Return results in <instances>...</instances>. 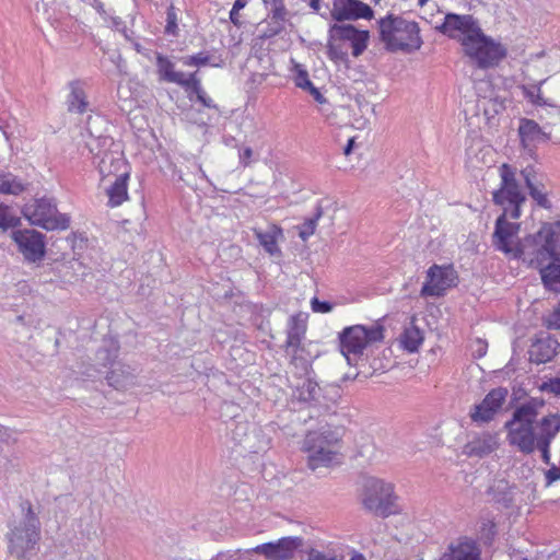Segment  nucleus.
<instances>
[{"label": "nucleus", "mask_w": 560, "mask_h": 560, "mask_svg": "<svg viewBox=\"0 0 560 560\" xmlns=\"http://www.w3.org/2000/svg\"><path fill=\"white\" fill-rule=\"evenodd\" d=\"M510 220H513L511 210H505L495 221L492 244L497 250L514 259L539 264L560 252V221L542 223L535 234L521 241V224Z\"/></svg>", "instance_id": "nucleus-1"}, {"label": "nucleus", "mask_w": 560, "mask_h": 560, "mask_svg": "<svg viewBox=\"0 0 560 560\" xmlns=\"http://www.w3.org/2000/svg\"><path fill=\"white\" fill-rule=\"evenodd\" d=\"M347 429L339 424H324L306 433L303 450L307 453V467L334 468L343 463Z\"/></svg>", "instance_id": "nucleus-2"}, {"label": "nucleus", "mask_w": 560, "mask_h": 560, "mask_svg": "<svg viewBox=\"0 0 560 560\" xmlns=\"http://www.w3.org/2000/svg\"><path fill=\"white\" fill-rule=\"evenodd\" d=\"M380 39L392 52H412L422 46L420 27L416 21L400 15L387 14L377 22Z\"/></svg>", "instance_id": "nucleus-3"}, {"label": "nucleus", "mask_w": 560, "mask_h": 560, "mask_svg": "<svg viewBox=\"0 0 560 560\" xmlns=\"http://www.w3.org/2000/svg\"><path fill=\"white\" fill-rule=\"evenodd\" d=\"M463 52L478 69L487 70L498 67L506 58L508 48L479 27L464 43Z\"/></svg>", "instance_id": "nucleus-4"}, {"label": "nucleus", "mask_w": 560, "mask_h": 560, "mask_svg": "<svg viewBox=\"0 0 560 560\" xmlns=\"http://www.w3.org/2000/svg\"><path fill=\"white\" fill-rule=\"evenodd\" d=\"M22 509L26 512L23 521L13 522L7 534L9 552L19 559L34 550L40 538L39 521L32 504L26 501Z\"/></svg>", "instance_id": "nucleus-5"}, {"label": "nucleus", "mask_w": 560, "mask_h": 560, "mask_svg": "<svg viewBox=\"0 0 560 560\" xmlns=\"http://www.w3.org/2000/svg\"><path fill=\"white\" fill-rule=\"evenodd\" d=\"M500 185L492 194V200L502 208V212L511 210L512 219L518 220L522 207L526 202V195L517 179V171L508 163L499 167Z\"/></svg>", "instance_id": "nucleus-6"}, {"label": "nucleus", "mask_w": 560, "mask_h": 560, "mask_svg": "<svg viewBox=\"0 0 560 560\" xmlns=\"http://www.w3.org/2000/svg\"><path fill=\"white\" fill-rule=\"evenodd\" d=\"M384 332L385 328L380 323L345 327L338 335L340 352L350 362L351 357H361L368 347L382 342Z\"/></svg>", "instance_id": "nucleus-7"}, {"label": "nucleus", "mask_w": 560, "mask_h": 560, "mask_svg": "<svg viewBox=\"0 0 560 560\" xmlns=\"http://www.w3.org/2000/svg\"><path fill=\"white\" fill-rule=\"evenodd\" d=\"M537 412L530 405H522L515 409L513 417L506 422L508 442L524 454H532L536 450L537 436L534 432V422Z\"/></svg>", "instance_id": "nucleus-8"}, {"label": "nucleus", "mask_w": 560, "mask_h": 560, "mask_svg": "<svg viewBox=\"0 0 560 560\" xmlns=\"http://www.w3.org/2000/svg\"><path fill=\"white\" fill-rule=\"evenodd\" d=\"M328 52L332 59H346L348 43L353 57H359L368 47L369 31L358 30L351 24H334L329 28Z\"/></svg>", "instance_id": "nucleus-9"}, {"label": "nucleus", "mask_w": 560, "mask_h": 560, "mask_svg": "<svg viewBox=\"0 0 560 560\" xmlns=\"http://www.w3.org/2000/svg\"><path fill=\"white\" fill-rule=\"evenodd\" d=\"M396 501L392 483L372 477L364 481L362 502L366 510L386 517L398 512Z\"/></svg>", "instance_id": "nucleus-10"}, {"label": "nucleus", "mask_w": 560, "mask_h": 560, "mask_svg": "<svg viewBox=\"0 0 560 560\" xmlns=\"http://www.w3.org/2000/svg\"><path fill=\"white\" fill-rule=\"evenodd\" d=\"M22 213L33 225L40 226L47 231L67 230L70 225V218L59 213L55 203L49 199H35L24 206Z\"/></svg>", "instance_id": "nucleus-11"}, {"label": "nucleus", "mask_w": 560, "mask_h": 560, "mask_svg": "<svg viewBox=\"0 0 560 560\" xmlns=\"http://www.w3.org/2000/svg\"><path fill=\"white\" fill-rule=\"evenodd\" d=\"M458 281V272L452 264H434L427 271L425 281L421 288L420 294L422 296H443L447 290L455 288Z\"/></svg>", "instance_id": "nucleus-12"}, {"label": "nucleus", "mask_w": 560, "mask_h": 560, "mask_svg": "<svg viewBox=\"0 0 560 560\" xmlns=\"http://www.w3.org/2000/svg\"><path fill=\"white\" fill-rule=\"evenodd\" d=\"M307 331V315L298 313L292 315L288 320L287 338L284 341V350L291 357V363L298 364L299 361H306L299 352L304 350L303 340Z\"/></svg>", "instance_id": "nucleus-13"}, {"label": "nucleus", "mask_w": 560, "mask_h": 560, "mask_svg": "<svg viewBox=\"0 0 560 560\" xmlns=\"http://www.w3.org/2000/svg\"><path fill=\"white\" fill-rule=\"evenodd\" d=\"M479 27V23L471 15L448 13L438 30L447 37L458 40L463 48L464 43H467Z\"/></svg>", "instance_id": "nucleus-14"}, {"label": "nucleus", "mask_w": 560, "mask_h": 560, "mask_svg": "<svg viewBox=\"0 0 560 560\" xmlns=\"http://www.w3.org/2000/svg\"><path fill=\"white\" fill-rule=\"evenodd\" d=\"M11 236L25 260L37 262L44 259L46 246L42 233L35 230H16Z\"/></svg>", "instance_id": "nucleus-15"}, {"label": "nucleus", "mask_w": 560, "mask_h": 560, "mask_svg": "<svg viewBox=\"0 0 560 560\" xmlns=\"http://www.w3.org/2000/svg\"><path fill=\"white\" fill-rule=\"evenodd\" d=\"M302 546L300 537H282L275 542H265L254 548L268 560H290Z\"/></svg>", "instance_id": "nucleus-16"}, {"label": "nucleus", "mask_w": 560, "mask_h": 560, "mask_svg": "<svg viewBox=\"0 0 560 560\" xmlns=\"http://www.w3.org/2000/svg\"><path fill=\"white\" fill-rule=\"evenodd\" d=\"M330 15L335 21L371 20L374 12L370 5L359 0H332Z\"/></svg>", "instance_id": "nucleus-17"}, {"label": "nucleus", "mask_w": 560, "mask_h": 560, "mask_svg": "<svg viewBox=\"0 0 560 560\" xmlns=\"http://www.w3.org/2000/svg\"><path fill=\"white\" fill-rule=\"evenodd\" d=\"M268 9V18L266 20L267 27L261 32L259 38L261 40L272 38L284 31V24L288 20V9L284 0H262Z\"/></svg>", "instance_id": "nucleus-18"}, {"label": "nucleus", "mask_w": 560, "mask_h": 560, "mask_svg": "<svg viewBox=\"0 0 560 560\" xmlns=\"http://www.w3.org/2000/svg\"><path fill=\"white\" fill-rule=\"evenodd\" d=\"M508 397V389L498 387L491 389L483 400L475 406L470 417L475 422H488L494 418L497 412L502 408Z\"/></svg>", "instance_id": "nucleus-19"}, {"label": "nucleus", "mask_w": 560, "mask_h": 560, "mask_svg": "<svg viewBox=\"0 0 560 560\" xmlns=\"http://www.w3.org/2000/svg\"><path fill=\"white\" fill-rule=\"evenodd\" d=\"M481 549L477 541L467 536L453 540L442 555L441 560H480Z\"/></svg>", "instance_id": "nucleus-20"}, {"label": "nucleus", "mask_w": 560, "mask_h": 560, "mask_svg": "<svg viewBox=\"0 0 560 560\" xmlns=\"http://www.w3.org/2000/svg\"><path fill=\"white\" fill-rule=\"evenodd\" d=\"M177 85L184 89L187 97L190 101L194 98V96H196L197 102L200 103L203 107L213 109L218 108L214 101L203 89L201 79L198 75V71L184 74Z\"/></svg>", "instance_id": "nucleus-21"}, {"label": "nucleus", "mask_w": 560, "mask_h": 560, "mask_svg": "<svg viewBox=\"0 0 560 560\" xmlns=\"http://www.w3.org/2000/svg\"><path fill=\"white\" fill-rule=\"evenodd\" d=\"M253 232L267 254L276 257L282 255L279 243L284 240V234L283 229L279 224L270 222L266 231L254 229Z\"/></svg>", "instance_id": "nucleus-22"}, {"label": "nucleus", "mask_w": 560, "mask_h": 560, "mask_svg": "<svg viewBox=\"0 0 560 560\" xmlns=\"http://www.w3.org/2000/svg\"><path fill=\"white\" fill-rule=\"evenodd\" d=\"M528 265L539 269L546 289L560 293V252L541 264L533 261Z\"/></svg>", "instance_id": "nucleus-23"}, {"label": "nucleus", "mask_w": 560, "mask_h": 560, "mask_svg": "<svg viewBox=\"0 0 560 560\" xmlns=\"http://www.w3.org/2000/svg\"><path fill=\"white\" fill-rule=\"evenodd\" d=\"M558 347V341L550 336L538 338L529 348V360L536 364L549 362L556 357Z\"/></svg>", "instance_id": "nucleus-24"}, {"label": "nucleus", "mask_w": 560, "mask_h": 560, "mask_svg": "<svg viewBox=\"0 0 560 560\" xmlns=\"http://www.w3.org/2000/svg\"><path fill=\"white\" fill-rule=\"evenodd\" d=\"M131 172L124 171L119 173L114 183L106 188V196L108 198L107 206L117 208L129 199L128 186Z\"/></svg>", "instance_id": "nucleus-25"}, {"label": "nucleus", "mask_w": 560, "mask_h": 560, "mask_svg": "<svg viewBox=\"0 0 560 560\" xmlns=\"http://www.w3.org/2000/svg\"><path fill=\"white\" fill-rule=\"evenodd\" d=\"M97 170L102 179L112 175H118L124 171H130L129 163L122 158L117 156L110 151L103 152L100 161L97 162Z\"/></svg>", "instance_id": "nucleus-26"}, {"label": "nucleus", "mask_w": 560, "mask_h": 560, "mask_svg": "<svg viewBox=\"0 0 560 560\" xmlns=\"http://www.w3.org/2000/svg\"><path fill=\"white\" fill-rule=\"evenodd\" d=\"M67 106L70 113L83 115L89 108V101L84 90V83L80 80L69 82Z\"/></svg>", "instance_id": "nucleus-27"}, {"label": "nucleus", "mask_w": 560, "mask_h": 560, "mask_svg": "<svg viewBox=\"0 0 560 560\" xmlns=\"http://www.w3.org/2000/svg\"><path fill=\"white\" fill-rule=\"evenodd\" d=\"M498 447L495 438L490 434H483L469 441L464 446V454L469 457H483Z\"/></svg>", "instance_id": "nucleus-28"}, {"label": "nucleus", "mask_w": 560, "mask_h": 560, "mask_svg": "<svg viewBox=\"0 0 560 560\" xmlns=\"http://www.w3.org/2000/svg\"><path fill=\"white\" fill-rule=\"evenodd\" d=\"M522 176L524 182L528 188V192L530 197L536 201V203L545 209H550L551 203L548 199V194L545 191V187L542 184H535L533 179L535 178V170L532 166H528L522 171Z\"/></svg>", "instance_id": "nucleus-29"}, {"label": "nucleus", "mask_w": 560, "mask_h": 560, "mask_svg": "<svg viewBox=\"0 0 560 560\" xmlns=\"http://www.w3.org/2000/svg\"><path fill=\"white\" fill-rule=\"evenodd\" d=\"M518 133L524 145L549 140V136L533 119H522L518 127Z\"/></svg>", "instance_id": "nucleus-30"}, {"label": "nucleus", "mask_w": 560, "mask_h": 560, "mask_svg": "<svg viewBox=\"0 0 560 560\" xmlns=\"http://www.w3.org/2000/svg\"><path fill=\"white\" fill-rule=\"evenodd\" d=\"M545 81L546 80H541L532 84H522L520 85V90L524 97L536 107H556L557 104L552 100L542 96L541 86Z\"/></svg>", "instance_id": "nucleus-31"}, {"label": "nucleus", "mask_w": 560, "mask_h": 560, "mask_svg": "<svg viewBox=\"0 0 560 560\" xmlns=\"http://www.w3.org/2000/svg\"><path fill=\"white\" fill-rule=\"evenodd\" d=\"M155 59L160 81L177 84L185 73L176 71L175 65L167 56L158 52Z\"/></svg>", "instance_id": "nucleus-32"}, {"label": "nucleus", "mask_w": 560, "mask_h": 560, "mask_svg": "<svg viewBox=\"0 0 560 560\" xmlns=\"http://www.w3.org/2000/svg\"><path fill=\"white\" fill-rule=\"evenodd\" d=\"M423 339V332L421 329L411 323L399 336V345L407 352L413 353L419 350Z\"/></svg>", "instance_id": "nucleus-33"}, {"label": "nucleus", "mask_w": 560, "mask_h": 560, "mask_svg": "<svg viewBox=\"0 0 560 560\" xmlns=\"http://www.w3.org/2000/svg\"><path fill=\"white\" fill-rule=\"evenodd\" d=\"M28 184L9 172H0V194L19 196L24 192Z\"/></svg>", "instance_id": "nucleus-34"}, {"label": "nucleus", "mask_w": 560, "mask_h": 560, "mask_svg": "<svg viewBox=\"0 0 560 560\" xmlns=\"http://www.w3.org/2000/svg\"><path fill=\"white\" fill-rule=\"evenodd\" d=\"M164 34L172 37L179 35V16L173 3L166 10Z\"/></svg>", "instance_id": "nucleus-35"}, {"label": "nucleus", "mask_w": 560, "mask_h": 560, "mask_svg": "<svg viewBox=\"0 0 560 560\" xmlns=\"http://www.w3.org/2000/svg\"><path fill=\"white\" fill-rule=\"evenodd\" d=\"M559 429L560 427L557 423L556 416H546L540 420V433L538 434L537 439H544L551 434L553 440L559 432Z\"/></svg>", "instance_id": "nucleus-36"}, {"label": "nucleus", "mask_w": 560, "mask_h": 560, "mask_svg": "<svg viewBox=\"0 0 560 560\" xmlns=\"http://www.w3.org/2000/svg\"><path fill=\"white\" fill-rule=\"evenodd\" d=\"M320 214L318 213L314 218L306 219L300 226H299V236L306 241L310 238L316 231L317 228V221L319 219Z\"/></svg>", "instance_id": "nucleus-37"}, {"label": "nucleus", "mask_w": 560, "mask_h": 560, "mask_svg": "<svg viewBox=\"0 0 560 560\" xmlns=\"http://www.w3.org/2000/svg\"><path fill=\"white\" fill-rule=\"evenodd\" d=\"M210 62V56L207 52H198L183 58V63L187 67H202Z\"/></svg>", "instance_id": "nucleus-38"}, {"label": "nucleus", "mask_w": 560, "mask_h": 560, "mask_svg": "<svg viewBox=\"0 0 560 560\" xmlns=\"http://www.w3.org/2000/svg\"><path fill=\"white\" fill-rule=\"evenodd\" d=\"M19 223V219L10 213L9 207L0 205V228L7 230Z\"/></svg>", "instance_id": "nucleus-39"}, {"label": "nucleus", "mask_w": 560, "mask_h": 560, "mask_svg": "<svg viewBox=\"0 0 560 560\" xmlns=\"http://www.w3.org/2000/svg\"><path fill=\"white\" fill-rule=\"evenodd\" d=\"M552 442V435H548L544 439H537L535 443L536 448H538L541 453V459L545 464L550 465V444Z\"/></svg>", "instance_id": "nucleus-40"}, {"label": "nucleus", "mask_w": 560, "mask_h": 560, "mask_svg": "<svg viewBox=\"0 0 560 560\" xmlns=\"http://www.w3.org/2000/svg\"><path fill=\"white\" fill-rule=\"evenodd\" d=\"M538 388L542 393L560 396V375L548 378L547 381L542 382Z\"/></svg>", "instance_id": "nucleus-41"}, {"label": "nucleus", "mask_w": 560, "mask_h": 560, "mask_svg": "<svg viewBox=\"0 0 560 560\" xmlns=\"http://www.w3.org/2000/svg\"><path fill=\"white\" fill-rule=\"evenodd\" d=\"M240 164L243 167H249L254 163V151L250 147H244L238 152Z\"/></svg>", "instance_id": "nucleus-42"}, {"label": "nucleus", "mask_w": 560, "mask_h": 560, "mask_svg": "<svg viewBox=\"0 0 560 560\" xmlns=\"http://www.w3.org/2000/svg\"><path fill=\"white\" fill-rule=\"evenodd\" d=\"M545 323L549 329H560V303L549 314Z\"/></svg>", "instance_id": "nucleus-43"}, {"label": "nucleus", "mask_w": 560, "mask_h": 560, "mask_svg": "<svg viewBox=\"0 0 560 560\" xmlns=\"http://www.w3.org/2000/svg\"><path fill=\"white\" fill-rule=\"evenodd\" d=\"M295 85L303 90H307L312 85L308 73L304 69H299L294 79Z\"/></svg>", "instance_id": "nucleus-44"}, {"label": "nucleus", "mask_w": 560, "mask_h": 560, "mask_svg": "<svg viewBox=\"0 0 560 560\" xmlns=\"http://www.w3.org/2000/svg\"><path fill=\"white\" fill-rule=\"evenodd\" d=\"M312 311L315 313H329L332 310V305L326 301H319L317 298L311 301Z\"/></svg>", "instance_id": "nucleus-45"}, {"label": "nucleus", "mask_w": 560, "mask_h": 560, "mask_svg": "<svg viewBox=\"0 0 560 560\" xmlns=\"http://www.w3.org/2000/svg\"><path fill=\"white\" fill-rule=\"evenodd\" d=\"M318 390L317 384L313 383L312 381H307L304 383L301 392V396L303 399H314L316 392Z\"/></svg>", "instance_id": "nucleus-46"}, {"label": "nucleus", "mask_w": 560, "mask_h": 560, "mask_svg": "<svg viewBox=\"0 0 560 560\" xmlns=\"http://www.w3.org/2000/svg\"><path fill=\"white\" fill-rule=\"evenodd\" d=\"M546 486L549 487L553 482L560 480V467L552 464L550 468L545 472Z\"/></svg>", "instance_id": "nucleus-47"}, {"label": "nucleus", "mask_w": 560, "mask_h": 560, "mask_svg": "<svg viewBox=\"0 0 560 560\" xmlns=\"http://www.w3.org/2000/svg\"><path fill=\"white\" fill-rule=\"evenodd\" d=\"M307 560H343L337 556H327L318 550L312 549L308 552Z\"/></svg>", "instance_id": "nucleus-48"}, {"label": "nucleus", "mask_w": 560, "mask_h": 560, "mask_svg": "<svg viewBox=\"0 0 560 560\" xmlns=\"http://www.w3.org/2000/svg\"><path fill=\"white\" fill-rule=\"evenodd\" d=\"M307 90L311 92V94L314 96V98L317 102H319V103H324L325 102V98H324L323 94L313 84Z\"/></svg>", "instance_id": "nucleus-49"}, {"label": "nucleus", "mask_w": 560, "mask_h": 560, "mask_svg": "<svg viewBox=\"0 0 560 560\" xmlns=\"http://www.w3.org/2000/svg\"><path fill=\"white\" fill-rule=\"evenodd\" d=\"M230 20L235 26H241L242 22L240 20V11H235V10L231 9Z\"/></svg>", "instance_id": "nucleus-50"}, {"label": "nucleus", "mask_w": 560, "mask_h": 560, "mask_svg": "<svg viewBox=\"0 0 560 560\" xmlns=\"http://www.w3.org/2000/svg\"><path fill=\"white\" fill-rule=\"evenodd\" d=\"M354 142H355V137H351V138L348 140L347 145L343 148V154H345L346 156L350 155V153L352 152L353 147H354Z\"/></svg>", "instance_id": "nucleus-51"}, {"label": "nucleus", "mask_w": 560, "mask_h": 560, "mask_svg": "<svg viewBox=\"0 0 560 560\" xmlns=\"http://www.w3.org/2000/svg\"><path fill=\"white\" fill-rule=\"evenodd\" d=\"M246 4H247L246 0H235L232 9L235 11H241L242 9H244L246 7Z\"/></svg>", "instance_id": "nucleus-52"}, {"label": "nucleus", "mask_w": 560, "mask_h": 560, "mask_svg": "<svg viewBox=\"0 0 560 560\" xmlns=\"http://www.w3.org/2000/svg\"><path fill=\"white\" fill-rule=\"evenodd\" d=\"M320 2L322 0H310V7L315 11H319Z\"/></svg>", "instance_id": "nucleus-53"}, {"label": "nucleus", "mask_w": 560, "mask_h": 560, "mask_svg": "<svg viewBox=\"0 0 560 560\" xmlns=\"http://www.w3.org/2000/svg\"><path fill=\"white\" fill-rule=\"evenodd\" d=\"M362 440L364 441L363 445L371 448V452L374 450V444L372 440L369 436H362Z\"/></svg>", "instance_id": "nucleus-54"}, {"label": "nucleus", "mask_w": 560, "mask_h": 560, "mask_svg": "<svg viewBox=\"0 0 560 560\" xmlns=\"http://www.w3.org/2000/svg\"><path fill=\"white\" fill-rule=\"evenodd\" d=\"M299 354H300L302 358H305V359H306V361H305V362H304V361H299V362H298V364H295V365L298 366V365H304V364H306V363L308 362V360H310V357H308V355H305V349H304L303 351H300V352H299Z\"/></svg>", "instance_id": "nucleus-55"}, {"label": "nucleus", "mask_w": 560, "mask_h": 560, "mask_svg": "<svg viewBox=\"0 0 560 560\" xmlns=\"http://www.w3.org/2000/svg\"><path fill=\"white\" fill-rule=\"evenodd\" d=\"M350 560H365V558L362 553L353 551Z\"/></svg>", "instance_id": "nucleus-56"}, {"label": "nucleus", "mask_w": 560, "mask_h": 560, "mask_svg": "<svg viewBox=\"0 0 560 560\" xmlns=\"http://www.w3.org/2000/svg\"><path fill=\"white\" fill-rule=\"evenodd\" d=\"M358 455L363 456V455H364V452H363V451H359V452H358Z\"/></svg>", "instance_id": "nucleus-57"}, {"label": "nucleus", "mask_w": 560, "mask_h": 560, "mask_svg": "<svg viewBox=\"0 0 560 560\" xmlns=\"http://www.w3.org/2000/svg\"><path fill=\"white\" fill-rule=\"evenodd\" d=\"M524 560H527L526 558Z\"/></svg>", "instance_id": "nucleus-58"}]
</instances>
